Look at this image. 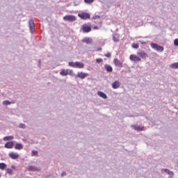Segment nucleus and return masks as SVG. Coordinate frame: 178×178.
<instances>
[{"mask_svg":"<svg viewBox=\"0 0 178 178\" xmlns=\"http://www.w3.org/2000/svg\"><path fill=\"white\" fill-rule=\"evenodd\" d=\"M63 20H65V22H76V16L66 15L63 17Z\"/></svg>","mask_w":178,"mask_h":178,"instance_id":"2","label":"nucleus"},{"mask_svg":"<svg viewBox=\"0 0 178 178\" xmlns=\"http://www.w3.org/2000/svg\"><path fill=\"white\" fill-rule=\"evenodd\" d=\"M6 172H7V173H8V175H13V170L10 168H8L6 170Z\"/></svg>","mask_w":178,"mask_h":178,"instance_id":"29","label":"nucleus"},{"mask_svg":"<svg viewBox=\"0 0 178 178\" xmlns=\"http://www.w3.org/2000/svg\"><path fill=\"white\" fill-rule=\"evenodd\" d=\"M119 34L115 33L113 35V40L114 42H119Z\"/></svg>","mask_w":178,"mask_h":178,"instance_id":"18","label":"nucleus"},{"mask_svg":"<svg viewBox=\"0 0 178 178\" xmlns=\"http://www.w3.org/2000/svg\"><path fill=\"white\" fill-rule=\"evenodd\" d=\"M97 95H99V97H101V98H103V99H108V96H106V94H105L104 92H103L102 91H99L97 92Z\"/></svg>","mask_w":178,"mask_h":178,"instance_id":"14","label":"nucleus"},{"mask_svg":"<svg viewBox=\"0 0 178 178\" xmlns=\"http://www.w3.org/2000/svg\"><path fill=\"white\" fill-rule=\"evenodd\" d=\"M82 30L83 33H90V31H91V26H88L87 24H84L82 26Z\"/></svg>","mask_w":178,"mask_h":178,"instance_id":"8","label":"nucleus"},{"mask_svg":"<svg viewBox=\"0 0 178 178\" xmlns=\"http://www.w3.org/2000/svg\"><path fill=\"white\" fill-rule=\"evenodd\" d=\"M137 54L140 58H142V59H146L148 58V54L143 50H139Z\"/></svg>","mask_w":178,"mask_h":178,"instance_id":"5","label":"nucleus"},{"mask_svg":"<svg viewBox=\"0 0 178 178\" xmlns=\"http://www.w3.org/2000/svg\"><path fill=\"white\" fill-rule=\"evenodd\" d=\"M29 24L30 31H31V34H33V33H34V31H35V24L34 23V20L30 19Z\"/></svg>","mask_w":178,"mask_h":178,"instance_id":"3","label":"nucleus"},{"mask_svg":"<svg viewBox=\"0 0 178 178\" xmlns=\"http://www.w3.org/2000/svg\"><path fill=\"white\" fill-rule=\"evenodd\" d=\"M38 155V152L35 150H33L31 152V156H37Z\"/></svg>","mask_w":178,"mask_h":178,"instance_id":"27","label":"nucleus"},{"mask_svg":"<svg viewBox=\"0 0 178 178\" xmlns=\"http://www.w3.org/2000/svg\"><path fill=\"white\" fill-rule=\"evenodd\" d=\"M104 68L106 69V72H108V73H112V72H113V68H112V66L106 64L104 65Z\"/></svg>","mask_w":178,"mask_h":178,"instance_id":"13","label":"nucleus"},{"mask_svg":"<svg viewBox=\"0 0 178 178\" xmlns=\"http://www.w3.org/2000/svg\"><path fill=\"white\" fill-rule=\"evenodd\" d=\"M88 76V74L84 73V72H80L78 73L76 75H75V77H79V79H81L82 80L86 79Z\"/></svg>","mask_w":178,"mask_h":178,"instance_id":"7","label":"nucleus"},{"mask_svg":"<svg viewBox=\"0 0 178 178\" xmlns=\"http://www.w3.org/2000/svg\"><path fill=\"white\" fill-rule=\"evenodd\" d=\"M10 140H13V136H5L3 138V141H10Z\"/></svg>","mask_w":178,"mask_h":178,"instance_id":"23","label":"nucleus"},{"mask_svg":"<svg viewBox=\"0 0 178 178\" xmlns=\"http://www.w3.org/2000/svg\"><path fill=\"white\" fill-rule=\"evenodd\" d=\"M60 74L61 76H67L69 74V70H62Z\"/></svg>","mask_w":178,"mask_h":178,"instance_id":"20","label":"nucleus"},{"mask_svg":"<svg viewBox=\"0 0 178 178\" xmlns=\"http://www.w3.org/2000/svg\"><path fill=\"white\" fill-rule=\"evenodd\" d=\"M174 45H175V47H178V39H175L174 40Z\"/></svg>","mask_w":178,"mask_h":178,"instance_id":"35","label":"nucleus"},{"mask_svg":"<svg viewBox=\"0 0 178 178\" xmlns=\"http://www.w3.org/2000/svg\"><path fill=\"white\" fill-rule=\"evenodd\" d=\"M142 44H145V42H143Z\"/></svg>","mask_w":178,"mask_h":178,"instance_id":"42","label":"nucleus"},{"mask_svg":"<svg viewBox=\"0 0 178 178\" xmlns=\"http://www.w3.org/2000/svg\"><path fill=\"white\" fill-rule=\"evenodd\" d=\"M15 149H23V145L17 143L15 146Z\"/></svg>","mask_w":178,"mask_h":178,"instance_id":"21","label":"nucleus"},{"mask_svg":"<svg viewBox=\"0 0 178 178\" xmlns=\"http://www.w3.org/2000/svg\"><path fill=\"white\" fill-rule=\"evenodd\" d=\"M13 145H15V143L13 141H10V142H7L5 144V148H13Z\"/></svg>","mask_w":178,"mask_h":178,"instance_id":"12","label":"nucleus"},{"mask_svg":"<svg viewBox=\"0 0 178 178\" xmlns=\"http://www.w3.org/2000/svg\"><path fill=\"white\" fill-rule=\"evenodd\" d=\"M131 127L132 129H134V130H136L137 131H143V130H144V127L141 128L137 125H131Z\"/></svg>","mask_w":178,"mask_h":178,"instance_id":"16","label":"nucleus"},{"mask_svg":"<svg viewBox=\"0 0 178 178\" xmlns=\"http://www.w3.org/2000/svg\"><path fill=\"white\" fill-rule=\"evenodd\" d=\"M164 171L170 176H173V172L170 171V170L165 169Z\"/></svg>","mask_w":178,"mask_h":178,"instance_id":"25","label":"nucleus"},{"mask_svg":"<svg viewBox=\"0 0 178 178\" xmlns=\"http://www.w3.org/2000/svg\"><path fill=\"white\" fill-rule=\"evenodd\" d=\"M39 63H41V60H39Z\"/></svg>","mask_w":178,"mask_h":178,"instance_id":"43","label":"nucleus"},{"mask_svg":"<svg viewBox=\"0 0 178 178\" xmlns=\"http://www.w3.org/2000/svg\"><path fill=\"white\" fill-rule=\"evenodd\" d=\"M139 45L138 44L134 43L132 44V48H134V49H138Z\"/></svg>","mask_w":178,"mask_h":178,"instance_id":"30","label":"nucleus"},{"mask_svg":"<svg viewBox=\"0 0 178 178\" xmlns=\"http://www.w3.org/2000/svg\"><path fill=\"white\" fill-rule=\"evenodd\" d=\"M20 129H26V124H19L18 126Z\"/></svg>","mask_w":178,"mask_h":178,"instance_id":"33","label":"nucleus"},{"mask_svg":"<svg viewBox=\"0 0 178 178\" xmlns=\"http://www.w3.org/2000/svg\"><path fill=\"white\" fill-rule=\"evenodd\" d=\"M94 29H98V26H95Z\"/></svg>","mask_w":178,"mask_h":178,"instance_id":"41","label":"nucleus"},{"mask_svg":"<svg viewBox=\"0 0 178 178\" xmlns=\"http://www.w3.org/2000/svg\"><path fill=\"white\" fill-rule=\"evenodd\" d=\"M79 17H81L83 20H87L90 19V14L87 13H82L78 15Z\"/></svg>","mask_w":178,"mask_h":178,"instance_id":"6","label":"nucleus"},{"mask_svg":"<svg viewBox=\"0 0 178 178\" xmlns=\"http://www.w3.org/2000/svg\"><path fill=\"white\" fill-rule=\"evenodd\" d=\"M104 56H106V58H111V53H107L106 54H104Z\"/></svg>","mask_w":178,"mask_h":178,"instance_id":"37","label":"nucleus"},{"mask_svg":"<svg viewBox=\"0 0 178 178\" xmlns=\"http://www.w3.org/2000/svg\"><path fill=\"white\" fill-rule=\"evenodd\" d=\"M129 59L130 60H131L132 62H141V58L138 57L136 55L134 54H131L129 56Z\"/></svg>","mask_w":178,"mask_h":178,"instance_id":"4","label":"nucleus"},{"mask_svg":"<svg viewBox=\"0 0 178 178\" xmlns=\"http://www.w3.org/2000/svg\"><path fill=\"white\" fill-rule=\"evenodd\" d=\"M170 67H171V69H178V63L171 64Z\"/></svg>","mask_w":178,"mask_h":178,"instance_id":"22","label":"nucleus"},{"mask_svg":"<svg viewBox=\"0 0 178 178\" xmlns=\"http://www.w3.org/2000/svg\"><path fill=\"white\" fill-rule=\"evenodd\" d=\"M69 66H71L72 67H76V63L74 62H70Z\"/></svg>","mask_w":178,"mask_h":178,"instance_id":"31","label":"nucleus"},{"mask_svg":"<svg viewBox=\"0 0 178 178\" xmlns=\"http://www.w3.org/2000/svg\"><path fill=\"white\" fill-rule=\"evenodd\" d=\"M95 0H84L86 3H92Z\"/></svg>","mask_w":178,"mask_h":178,"instance_id":"34","label":"nucleus"},{"mask_svg":"<svg viewBox=\"0 0 178 178\" xmlns=\"http://www.w3.org/2000/svg\"><path fill=\"white\" fill-rule=\"evenodd\" d=\"M80 3V2H76V1H74V6H77V5H79Z\"/></svg>","mask_w":178,"mask_h":178,"instance_id":"39","label":"nucleus"},{"mask_svg":"<svg viewBox=\"0 0 178 178\" xmlns=\"http://www.w3.org/2000/svg\"><path fill=\"white\" fill-rule=\"evenodd\" d=\"M96 62L97 63H102V62H104V60L102 58H97Z\"/></svg>","mask_w":178,"mask_h":178,"instance_id":"32","label":"nucleus"},{"mask_svg":"<svg viewBox=\"0 0 178 178\" xmlns=\"http://www.w3.org/2000/svg\"><path fill=\"white\" fill-rule=\"evenodd\" d=\"M28 170L31 172H40V169L33 165H30L28 167Z\"/></svg>","mask_w":178,"mask_h":178,"instance_id":"10","label":"nucleus"},{"mask_svg":"<svg viewBox=\"0 0 178 178\" xmlns=\"http://www.w3.org/2000/svg\"><path fill=\"white\" fill-rule=\"evenodd\" d=\"M10 102H9V100H5L3 102V105H4L5 106H8V105H10Z\"/></svg>","mask_w":178,"mask_h":178,"instance_id":"26","label":"nucleus"},{"mask_svg":"<svg viewBox=\"0 0 178 178\" xmlns=\"http://www.w3.org/2000/svg\"><path fill=\"white\" fill-rule=\"evenodd\" d=\"M75 67H79V69H83V67H84V64H83L80 62H76Z\"/></svg>","mask_w":178,"mask_h":178,"instance_id":"19","label":"nucleus"},{"mask_svg":"<svg viewBox=\"0 0 178 178\" xmlns=\"http://www.w3.org/2000/svg\"><path fill=\"white\" fill-rule=\"evenodd\" d=\"M8 155H9L10 158H11V159H18V158H19V154L13 152L9 153Z\"/></svg>","mask_w":178,"mask_h":178,"instance_id":"9","label":"nucleus"},{"mask_svg":"<svg viewBox=\"0 0 178 178\" xmlns=\"http://www.w3.org/2000/svg\"><path fill=\"white\" fill-rule=\"evenodd\" d=\"M150 45L153 49L158 51V52H163V47L159 46L156 43H152Z\"/></svg>","mask_w":178,"mask_h":178,"instance_id":"1","label":"nucleus"},{"mask_svg":"<svg viewBox=\"0 0 178 178\" xmlns=\"http://www.w3.org/2000/svg\"><path fill=\"white\" fill-rule=\"evenodd\" d=\"M64 176H66V172H63L61 173V177H63Z\"/></svg>","mask_w":178,"mask_h":178,"instance_id":"38","label":"nucleus"},{"mask_svg":"<svg viewBox=\"0 0 178 178\" xmlns=\"http://www.w3.org/2000/svg\"><path fill=\"white\" fill-rule=\"evenodd\" d=\"M120 87V82L119 81H115L112 83V88L116 90Z\"/></svg>","mask_w":178,"mask_h":178,"instance_id":"11","label":"nucleus"},{"mask_svg":"<svg viewBox=\"0 0 178 178\" xmlns=\"http://www.w3.org/2000/svg\"><path fill=\"white\" fill-rule=\"evenodd\" d=\"M99 17H101L99 16V15H95V16H93L94 20H95V19H99Z\"/></svg>","mask_w":178,"mask_h":178,"instance_id":"36","label":"nucleus"},{"mask_svg":"<svg viewBox=\"0 0 178 178\" xmlns=\"http://www.w3.org/2000/svg\"><path fill=\"white\" fill-rule=\"evenodd\" d=\"M82 42H85V44H92V39L90 38H84Z\"/></svg>","mask_w":178,"mask_h":178,"instance_id":"15","label":"nucleus"},{"mask_svg":"<svg viewBox=\"0 0 178 178\" xmlns=\"http://www.w3.org/2000/svg\"><path fill=\"white\" fill-rule=\"evenodd\" d=\"M114 65L115 66H118L119 67H122V62H120V60H119L118 58H115L113 60Z\"/></svg>","mask_w":178,"mask_h":178,"instance_id":"17","label":"nucleus"},{"mask_svg":"<svg viewBox=\"0 0 178 178\" xmlns=\"http://www.w3.org/2000/svg\"><path fill=\"white\" fill-rule=\"evenodd\" d=\"M11 168H12L13 169H15V165H12Z\"/></svg>","mask_w":178,"mask_h":178,"instance_id":"40","label":"nucleus"},{"mask_svg":"<svg viewBox=\"0 0 178 178\" xmlns=\"http://www.w3.org/2000/svg\"><path fill=\"white\" fill-rule=\"evenodd\" d=\"M68 74H70V76H76V74H74V72L72 70H69Z\"/></svg>","mask_w":178,"mask_h":178,"instance_id":"28","label":"nucleus"},{"mask_svg":"<svg viewBox=\"0 0 178 178\" xmlns=\"http://www.w3.org/2000/svg\"><path fill=\"white\" fill-rule=\"evenodd\" d=\"M0 169H1V170H4V169H6V165L5 164V163H0Z\"/></svg>","mask_w":178,"mask_h":178,"instance_id":"24","label":"nucleus"}]
</instances>
